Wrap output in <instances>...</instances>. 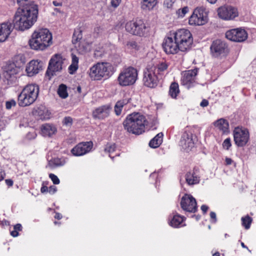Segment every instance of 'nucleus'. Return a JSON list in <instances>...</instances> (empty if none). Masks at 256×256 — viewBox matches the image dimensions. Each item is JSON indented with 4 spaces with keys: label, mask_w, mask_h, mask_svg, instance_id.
<instances>
[{
    "label": "nucleus",
    "mask_w": 256,
    "mask_h": 256,
    "mask_svg": "<svg viewBox=\"0 0 256 256\" xmlns=\"http://www.w3.org/2000/svg\"><path fill=\"white\" fill-rule=\"evenodd\" d=\"M38 14L36 4L34 3L26 4L16 12L13 26L22 31L30 28L36 21Z\"/></svg>",
    "instance_id": "nucleus-1"
},
{
    "label": "nucleus",
    "mask_w": 256,
    "mask_h": 256,
    "mask_svg": "<svg viewBox=\"0 0 256 256\" xmlns=\"http://www.w3.org/2000/svg\"><path fill=\"white\" fill-rule=\"evenodd\" d=\"M124 126L128 132L136 135L142 134L145 131L148 122L146 117L139 112L128 114L123 122Z\"/></svg>",
    "instance_id": "nucleus-2"
},
{
    "label": "nucleus",
    "mask_w": 256,
    "mask_h": 256,
    "mask_svg": "<svg viewBox=\"0 0 256 256\" xmlns=\"http://www.w3.org/2000/svg\"><path fill=\"white\" fill-rule=\"evenodd\" d=\"M28 43L31 48L42 50L52 44V36L48 29H40L33 32Z\"/></svg>",
    "instance_id": "nucleus-3"
},
{
    "label": "nucleus",
    "mask_w": 256,
    "mask_h": 256,
    "mask_svg": "<svg viewBox=\"0 0 256 256\" xmlns=\"http://www.w3.org/2000/svg\"><path fill=\"white\" fill-rule=\"evenodd\" d=\"M39 93V87L36 84L26 85L18 96V104L20 106H27L33 104Z\"/></svg>",
    "instance_id": "nucleus-4"
},
{
    "label": "nucleus",
    "mask_w": 256,
    "mask_h": 256,
    "mask_svg": "<svg viewBox=\"0 0 256 256\" xmlns=\"http://www.w3.org/2000/svg\"><path fill=\"white\" fill-rule=\"evenodd\" d=\"M176 40L180 48L181 52L188 50L193 42V38L190 32L186 29H180L170 34Z\"/></svg>",
    "instance_id": "nucleus-5"
},
{
    "label": "nucleus",
    "mask_w": 256,
    "mask_h": 256,
    "mask_svg": "<svg viewBox=\"0 0 256 256\" xmlns=\"http://www.w3.org/2000/svg\"><path fill=\"white\" fill-rule=\"evenodd\" d=\"M137 70L132 66L124 68L120 73L118 78V84L122 86L134 84L138 79Z\"/></svg>",
    "instance_id": "nucleus-6"
},
{
    "label": "nucleus",
    "mask_w": 256,
    "mask_h": 256,
    "mask_svg": "<svg viewBox=\"0 0 256 256\" xmlns=\"http://www.w3.org/2000/svg\"><path fill=\"white\" fill-rule=\"evenodd\" d=\"M111 68L109 63L98 62L90 68L89 76L92 80H100L102 78L109 76Z\"/></svg>",
    "instance_id": "nucleus-7"
},
{
    "label": "nucleus",
    "mask_w": 256,
    "mask_h": 256,
    "mask_svg": "<svg viewBox=\"0 0 256 256\" xmlns=\"http://www.w3.org/2000/svg\"><path fill=\"white\" fill-rule=\"evenodd\" d=\"M156 68L154 65H148L144 71L143 82L145 86L154 88L160 80L156 72Z\"/></svg>",
    "instance_id": "nucleus-8"
},
{
    "label": "nucleus",
    "mask_w": 256,
    "mask_h": 256,
    "mask_svg": "<svg viewBox=\"0 0 256 256\" xmlns=\"http://www.w3.org/2000/svg\"><path fill=\"white\" fill-rule=\"evenodd\" d=\"M64 60V58H62L61 54H56L52 57L46 72V74L49 76L50 80L56 74V72H61Z\"/></svg>",
    "instance_id": "nucleus-9"
},
{
    "label": "nucleus",
    "mask_w": 256,
    "mask_h": 256,
    "mask_svg": "<svg viewBox=\"0 0 256 256\" xmlns=\"http://www.w3.org/2000/svg\"><path fill=\"white\" fill-rule=\"evenodd\" d=\"M217 12L219 18L225 20H233L239 15L238 8L230 5L225 4L220 6Z\"/></svg>",
    "instance_id": "nucleus-10"
},
{
    "label": "nucleus",
    "mask_w": 256,
    "mask_h": 256,
    "mask_svg": "<svg viewBox=\"0 0 256 256\" xmlns=\"http://www.w3.org/2000/svg\"><path fill=\"white\" fill-rule=\"evenodd\" d=\"M208 21V14L203 8H197L193 12L188 20L192 26H202Z\"/></svg>",
    "instance_id": "nucleus-11"
},
{
    "label": "nucleus",
    "mask_w": 256,
    "mask_h": 256,
    "mask_svg": "<svg viewBox=\"0 0 256 256\" xmlns=\"http://www.w3.org/2000/svg\"><path fill=\"white\" fill-rule=\"evenodd\" d=\"M146 28V24L142 20H136L135 22L130 21L126 24V30L134 35L144 36Z\"/></svg>",
    "instance_id": "nucleus-12"
},
{
    "label": "nucleus",
    "mask_w": 256,
    "mask_h": 256,
    "mask_svg": "<svg viewBox=\"0 0 256 256\" xmlns=\"http://www.w3.org/2000/svg\"><path fill=\"white\" fill-rule=\"evenodd\" d=\"M233 135L236 144L240 147L245 146L250 138L248 130L246 129L240 127H236L234 128Z\"/></svg>",
    "instance_id": "nucleus-13"
},
{
    "label": "nucleus",
    "mask_w": 256,
    "mask_h": 256,
    "mask_svg": "<svg viewBox=\"0 0 256 256\" xmlns=\"http://www.w3.org/2000/svg\"><path fill=\"white\" fill-rule=\"evenodd\" d=\"M162 47L164 52L167 54H174L180 51V45L172 36L166 37L164 38Z\"/></svg>",
    "instance_id": "nucleus-14"
},
{
    "label": "nucleus",
    "mask_w": 256,
    "mask_h": 256,
    "mask_svg": "<svg viewBox=\"0 0 256 256\" xmlns=\"http://www.w3.org/2000/svg\"><path fill=\"white\" fill-rule=\"evenodd\" d=\"M226 36L232 41L242 42L247 38L248 34L244 30L238 28L227 31L226 33Z\"/></svg>",
    "instance_id": "nucleus-15"
},
{
    "label": "nucleus",
    "mask_w": 256,
    "mask_h": 256,
    "mask_svg": "<svg viewBox=\"0 0 256 256\" xmlns=\"http://www.w3.org/2000/svg\"><path fill=\"white\" fill-rule=\"evenodd\" d=\"M180 206L184 210L188 212L194 213L197 210L196 200L190 194H186L182 197Z\"/></svg>",
    "instance_id": "nucleus-16"
},
{
    "label": "nucleus",
    "mask_w": 256,
    "mask_h": 256,
    "mask_svg": "<svg viewBox=\"0 0 256 256\" xmlns=\"http://www.w3.org/2000/svg\"><path fill=\"white\" fill-rule=\"evenodd\" d=\"M112 109V106L109 104L98 106L93 110L92 118L95 120H104L109 116Z\"/></svg>",
    "instance_id": "nucleus-17"
},
{
    "label": "nucleus",
    "mask_w": 256,
    "mask_h": 256,
    "mask_svg": "<svg viewBox=\"0 0 256 256\" xmlns=\"http://www.w3.org/2000/svg\"><path fill=\"white\" fill-rule=\"evenodd\" d=\"M210 50L213 56L218 57L220 55H224L228 52V47L224 42L216 40L212 43Z\"/></svg>",
    "instance_id": "nucleus-18"
},
{
    "label": "nucleus",
    "mask_w": 256,
    "mask_h": 256,
    "mask_svg": "<svg viewBox=\"0 0 256 256\" xmlns=\"http://www.w3.org/2000/svg\"><path fill=\"white\" fill-rule=\"evenodd\" d=\"M92 146L91 142L80 143L71 150V152L74 156H80L89 152Z\"/></svg>",
    "instance_id": "nucleus-19"
},
{
    "label": "nucleus",
    "mask_w": 256,
    "mask_h": 256,
    "mask_svg": "<svg viewBox=\"0 0 256 256\" xmlns=\"http://www.w3.org/2000/svg\"><path fill=\"white\" fill-rule=\"evenodd\" d=\"M42 69V64L40 61L32 60L26 65V72L28 76H32L38 74Z\"/></svg>",
    "instance_id": "nucleus-20"
},
{
    "label": "nucleus",
    "mask_w": 256,
    "mask_h": 256,
    "mask_svg": "<svg viewBox=\"0 0 256 256\" xmlns=\"http://www.w3.org/2000/svg\"><path fill=\"white\" fill-rule=\"evenodd\" d=\"M180 145L186 151L190 150L194 146V142L190 132H184L180 140Z\"/></svg>",
    "instance_id": "nucleus-21"
},
{
    "label": "nucleus",
    "mask_w": 256,
    "mask_h": 256,
    "mask_svg": "<svg viewBox=\"0 0 256 256\" xmlns=\"http://www.w3.org/2000/svg\"><path fill=\"white\" fill-rule=\"evenodd\" d=\"M13 28V25L10 22L1 24L0 26V42H4L7 39Z\"/></svg>",
    "instance_id": "nucleus-22"
},
{
    "label": "nucleus",
    "mask_w": 256,
    "mask_h": 256,
    "mask_svg": "<svg viewBox=\"0 0 256 256\" xmlns=\"http://www.w3.org/2000/svg\"><path fill=\"white\" fill-rule=\"evenodd\" d=\"M34 115L38 116L42 120H48L50 118V112L48 108L44 106H40L36 108L33 112Z\"/></svg>",
    "instance_id": "nucleus-23"
},
{
    "label": "nucleus",
    "mask_w": 256,
    "mask_h": 256,
    "mask_svg": "<svg viewBox=\"0 0 256 256\" xmlns=\"http://www.w3.org/2000/svg\"><path fill=\"white\" fill-rule=\"evenodd\" d=\"M198 70L196 69L192 70L186 71L184 74L182 80L184 84H188L190 82L194 81L197 74Z\"/></svg>",
    "instance_id": "nucleus-24"
},
{
    "label": "nucleus",
    "mask_w": 256,
    "mask_h": 256,
    "mask_svg": "<svg viewBox=\"0 0 256 256\" xmlns=\"http://www.w3.org/2000/svg\"><path fill=\"white\" fill-rule=\"evenodd\" d=\"M56 128L53 125L48 124H42L41 126L42 134L44 136H51L56 132Z\"/></svg>",
    "instance_id": "nucleus-25"
},
{
    "label": "nucleus",
    "mask_w": 256,
    "mask_h": 256,
    "mask_svg": "<svg viewBox=\"0 0 256 256\" xmlns=\"http://www.w3.org/2000/svg\"><path fill=\"white\" fill-rule=\"evenodd\" d=\"M186 180L188 185L197 184L200 182L199 177L196 174L194 170L188 172L186 174Z\"/></svg>",
    "instance_id": "nucleus-26"
},
{
    "label": "nucleus",
    "mask_w": 256,
    "mask_h": 256,
    "mask_svg": "<svg viewBox=\"0 0 256 256\" xmlns=\"http://www.w3.org/2000/svg\"><path fill=\"white\" fill-rule=\"evenodd\" d=\"M158 3L157 0H142L140 8L144 11L152 10Z\"/></svg>",
    "instance_id": "nucleus-27"
},
{
    "label": "nucleus",
    "mask_w": 256,
    "mask_h": 256,
    "mask_svg": "<svg viewBox=\"0 0 256 256\" xmlns=\"http://www.w3.org/2000/svg\"><path fill=\"white\" fill-rule=\"evenodd\" d=\"M214 126L223 132H228L229 124L228 122L224 118L217 120L214 124Z\"/></svg>",
    "instance_id": "nucleus-28"
},
{
    "label": "nucleus",
    "mask_w": 256,
    "mask_h": 256,
    "mask_svg": "<svg viewBox=\"0 0 256 256\" xmlns=\"http://www.w3.org/2000/svg\"><path fill=\"white\" fill-rule=\"evenodd\" d=\"M168 64L166 62H160L155 66L156 72L157 75L162 79L168 68Z\"/></svg>",
    "instance_id": "nucleus-29"
},
{
    "label": "nucleus",
    "mask_w": 256,
    "mask_h": 256,
    "mask_svg": "<svg viewBox=\"0 0 256 256\" xmlns=\"http://www.w3.org/2000/svg\"><path fill=\"white\" fill-rule=\"evenodd\" d=\"M128 102V100L124 99L120 100L116 102L114 106V110L116 116H120L121 114L124 106L127 104Z\"/></svg>",
    "instance_id": "nucleus-30"
},
{
    "label": "nucleus",
    "mask_w": 256,
    "mask_h": 256,
    "mask_svg": "<svg viewBox=\"0 0 256 256\" xmlns=\"http://www.w3.org/2000/svg\"><path fill=\"white\" fill-rule=\"evenodd\" d=\"M163 134L160 132L153 138L149 143V146L151 148H156L160 146L162 142Z\"/></svg>",
    "instance_id": "nucleus-31"
},
{
    "label": "nucleus",
    "mask_w": 256,
    "mask_h": 256,
    "mask_svg": "<svg viewBox=\"0 0 256 256\" xmlns=\"http://www.w3.org/2000/svg\"><path fill=\"white\" fill-rule=\"evenodd\" d=\"M180 92L178 84V83L172 82L170 87L169 94L172 98H176Z\"/></svg>",
    "instance_id": "nucleus-32"
},
{
    "label": "nucleus",
    "mask_w": 256,
    "mask_h": 256,
    "mask_svg": "<svg viewBox=\"0 0 256 256\" xmlns=\"http://www.w3.org/2000/svg\"><path fill=\"white\" fill-rule=\"evenodd\" d=\"M78 58L75 55H72V62L68 68L70 74H73L78 68Z\"/></svg>",
    "instance_id": "nucleus-33"
},
{
    "label": "nucleus",
    "mask_w": 256,
    "mask_h": 256,
    "mask_svg": "<svg viewBox=\"0 0 256 256\" xmlns=\"http://www.w3.org/2000/svg\"><path fill=\"white\" fill-rule=\"evenodd\" d=\"M184 221V218L178 214L173 216L170 221V225L173 227L176 228L179 226Z\"/></svg>",
    "instance_id": "nucleus-34"
},
{
    "label": "nucleus",
    "mask_w": 256,
    "mask_h": 256,
    "mask_svg": "<svg viewBox=\"0 0 256 256\" xmlns=\"http://www.w3.org/2000/svg\"><path fill=\"white\" fill-rule=\"evenodd\" d=\"M66 88V86L64 84L60 85L58 90V94L60 98H66L68 96Z\"/></svg>",
    "instance_id": "nucleus-35"
},
{
    "label": "nucleus",
    "mask_w": 256,
    "mask_h": 256,
    "mask_svg": "<svg viewBox=\"0 0 256 256\" xmlns=\"http://www.w3.org/2000/svg\"><path fill=\"white\" fill-rule=\"evenodd\" d=\"M242 225L246 229H248L250 228L252 222V218L248 216H246L242 218Z\"/></svg>",
    "instance_id": "nucleus-36"
},
{
    "label": "nucleus",
    "mask_w": 256,
    "mask_h": 256,
    "mask_svg": "<svg viewBox=\"0 0 256 256\" xmlns=\"http://www.w3.org/2000/svg\"><path fill=\"white\" fill-rule=\"evenodd\" d=\"M116 146L114 144H108L104 149L105 152L110 154V156L113 158L114 156H112L111 154L116 150Z\"/></svg>",
    "instance_id": "nucleus-37"
},
{
    "label": "nucleus",
    "mask_w": 256,
    "mask_h": 256,
    "mask_svg": "<svg viewBox=\"0 0 256 256\" xmlns=\"http://www.w3.org/2000/svg\"><path fill=\"white\" fill-rule=\"evenodd\" d=\"M82 38V34L80 31H74L72 36V43L75 44Z\"/></svg>",
    "instance_id": "nucleus-38"
},
{
    "label": "nucleus",
    "mask_w": 256,
    "mask_h": 256,
    "mask_svg": "<svg viewBox=\"0 0 256 256\" xmlns=\"http://www.w3.org/2000/svg\"><path fill=\"white\" fill-rule=\"evenodd\" d=\"M189 8L188 6H184L182 8L178 9L176 14L178 18H183L188 12Z\"/></svg>",
    "instance_id": "nucleus-39"
},
{
    "label": "nucleus",
    "mask_w": 256,
    "mask_h": 256,
    "mask_svg": "<svg viewBox=\"0 0 256 256\" xmlns=\"http://www.w3.org/2000/svg\"><path fill=\"white\" fill-rule=\"evenodd\" d=\"M4 74L5 78L8 81L10 82L15 81L16 78V76L15 75L12 73L9 72L8 71H7L6 70L4 72Z\"/></svg>",
    "instance_id": "nucleus-40"
},
{
    "label": "nucleus",
    "mask_w": 256,
    "mask_h": 256,
    "mask_svg": "<svg viewBox=\"0 0 256 256\" xmlns=\"http://www.w3.org/2000/svg\"><path fill=\"white\" fill-rule=\"evenodd\" d=\"M6 70L8 71L9 72L16 76L18 72L19 68L15 66L14 64H12L8 66Z\"/></svg>",
    "instance_id": "nucleus-41"
},
{
    "label": "nucleus",
    "mask_w": 256,
    "mask_h": 256,
    "mask_svg": "<svg viewBox=\"0 0 256 256\" xmlns=\"http://www.w3.org/2000/svg\"><path fill=\"white\" fill-rule=\"evenodd\" d=\"M174 2V0H164V8L171 9Z\"/></svg>",
    "instance_id": "nucleus-42"
},
{
    "label": "nucleus",
    "mask_w": 256,
    "mask_h": 256,
    "mask_svg": "<svg viewBox=\"0 0 256 256\" xmlns=\"http://www.w3.org/2000/svg\"><path fill=\"white\" fill-rule=\"evenodd\" d=\"M62 122L64 125L70 126L72 124V118L70 116L65 117Z\"/></svg>",
    "instance_id": "nucleus-43"
},
{
    "label": "nucleus",
    "mask_w": 256,
    "mask_h": 256,
    "mask_svg": "<svg viewBox=\"0 0 256 256\" xmlns=\"http://www.w3.org/2000/svg\"><path fill=\"white\" fill-rule=\"evenodd\" d=\"M222 146L226 150H228L231 146L230 139V138H226L223 142Z\"/></svg>",
    "instance_id": "nucleus-44"
},
{
    "label": "nucleus",
    "mask_w": 256,
    "mask_h": 256,
    "mask_svg": "<svg viewBox=\"0 0 256 256\" xmlns=\"http://www.w3.org/2000/svg\"><path fill=\"white\" fill-rule=\"evenodd\" d=\"M49 177L51 178L53 183L55 184H60V180L58 176L53 174H50Z\"/></svg>",
    "instance_id": "nucleus-45"
},
{
    "label": "nucleus",
    "mask_w": 256,
    "mask_h": 256,
    "mask_svg": "<svg viewBox=\"0 0 256 256\" xmlns=\"http://www.w3.org/2000/svg\"><path fill=\"white\" fill-rule=\"evenodd\" d=\"M16 105V102L14 100H12L10 101H7L6 103V108L8 110L10 109L12 106H14Z\"/></svg>",
    "instance_id": "nucleus-46"
},
{
    "label": "nucleus",
    "mask_w": 256,
    "mask_h": 256,
    "mask_svg": "<svg viewBox=\"0 0 256 256\" xmlns=\"http://www.w3.org/2000/svg\"><path fill=\"white\" fill-rule=\"evenodd\" d=\"M127 46L128 47V48H130L132 49H135V50L138 49V46L137 45V44L134 41L128 42L127 44Z\"/></svg>",
    "instance_id": "nucleus-47"
},
{
    "label": "nucleus",
    "mask_w": 256,
    "mask_h": 256,
    "mask_svg": "<svg viewBox=\"0 0 256 256\" xmlns=\"http://www.w3.org/2000/svg\"><path fill=\"white\" fill-rule=\"evenodd\" d=\"M17 3L22 6V8L24 6V4L27 3H34L32 1H28V0H17Z\"/></svg>",
    "instance_id": "nucleus-48"
},
{
    "label": "nucleus",
    "mask_w": 256,
    "mask_h": 256,
    "mask_svg": "<svg viewBox=\"0 0 256 256\" xmlns=\"http://www.w3.org/2000/svg\"><path fill=\"white\" fill-rule=\"evenodd\" d=\"M120 2L121 0H112L111 4L113 7L116 8L119 6Z\"/></svg>",
    "instance_id": "nucleus-49"
},
{
    "label": "nucleus",
    "mask_w": 256,
    "mask_h": 256,
    "mask_svg": "<svg viewBox=\"0 0 256 256\" xmlns=\"http://www.w3.org/2000/svg\"><path fill=\"white\" fill-rule=\"evenodd\" d=\"M16 60H19L21 61V63L22 64H24V63L25 62V60H24V57L22 56V55H18L16 57Z\"/></svg>",
    "instance_id": "nucleus-50"
},
{
    "label": "nucleus",
    "mask_w": 256,
    "mask_h": 256,
    "mask_svg": "<svg viewBox=\"0 0 256 256\" xmlns=\"http://www.w3.org/2000/svg\"><path fill=\"white\" fill-rule=\"evenodd\" d=\"M208 104V102L206 100H203L200 104V106L202 107H205Z\"/></svg>",
    "instance_id": "nucleus-51"
},
{
    "label": "nucleus",
    "mask_w": 256,
    "mask_h": 256,
    "mask_svg": "<svg viewBox=\"0 0 256 256\" xmlns=\"http://www.w3.org/2000/svg\"><path fill=\"white\" fill-rule=\"evenodd\" d=\"M14 229L15 230H16V231H18V230H19V231L22 230V225L20 224H16L14 226Z\"/></svg>",
    "instance_id": "nucleus-52"
},
{
    "label": "nucleus",
    "mask_w": 256,
    "mask_h": 256,
    "mask_svg": "<svg viewBox=\"0 0 256 256\" xmlns=\"http://www.w3.org/2000/svg\"><path fill=\"white\" fill-rule=\"evenodd\" d=\"M6 184L9 186H12L13 185V181L10 179H6L5 180Z\"/></svg>",
    "instance_id": "nucleus-53"
},
{
    "label": "nucleus",
    "mask_w": 256,
    "mask_h": 256,
    "mask_svg": "<svg viewBox=\"0 0 256 256\" xmlns=\"http://www.w3.org/2000/svg\"><path fill=\"white\" fill-rule=\"evenodd\" d=\"M210 216L212 219H213L214 220V222L216 221V214L214 212H210Z\"/></svg>",
    "instance_id": "nucleus-54"
},
{
    "label": "nucleus",
    "mask_w": 256,
    "mask_h": 256,
    "mask_svg": "<svg viewBox=\"0 0 256 256\" xmlns=\"http://www.w3.org/2000/svg\"><path fill=\"white\" fill-rule=\"evenodd\" d=\"M52 4L55 6H62V2H58L56 0L53 1Z\"/></svg>",
    "instance_id": "nucleus-55"
},
{
    "label": "nucleus",
    "mask_w": 256,
    "mask_h": 256,
    "mask_svg": "<svg viewBox=\"0 0 256 256\" xmlns=\"http://www.w3.org/2000/svg\"><path fill=\"white\" fill-rule=\"evenodd\" d=\"M10 234L14 237H16L18 235V232L14 229V230L10 232Z\"/></svg>",
    "instance_id": "nucleus-56"
},
{
    "label": "nucleus",
    "mask_w": 256,
    "mask_h": 256,
    "mask_svg": "<svg viewBox=\"0 0 256 256\" xmlns=\"http://www.w3.org/2000/svg\"><path fill=\"white\" fill-rule=\"evenodd\" d=\"M201 210L204 213H206L208 210V206L206 205H202L201 206Z\"/></svg>",
    "instance_id": "nucleus-57"
},
{
    "label": "nucleus",
    "mask_w": 256,
    "mask_h": 256,
    "mask_svg": "<svg viewBox=\"0 0 256 256\" xmlns=\"http://www.w3.org/2000/svg\"><path fill=\"white\" fill-rule=\"evenodd\" d=\"M40 191L42 193L47 192L48 191V188L46 186H42L41 188Z\"/></svg>",
    "instance_id": "nucleus-58"
},
{
    "label": "nucleus",
    "mask_w": 256,
    "mask_h": 256,
    "mask_svg": "<svg viewBox=\"0 0 256 256\" xmlns=\"http://www.w3.org/2000/svg\"><path fill=\"white\" fill-rule=\"evenodd\" d=\"M232 160L230 158H226V162L227 165L231 164L232 163Z\"/></svg>",
    "instance_id": "nucleus-59"
},
{
    "label": "nucleus",
    "mask_w": 256,
    "mask_h": 256,
    "mask_svg": "<svg viewBox=\"0 0 256 256\" xmlns=\"http://www.w3.org/2000/svg\"><path fill=\"white\" fill-rule=\"evenodd\" d=\"M54 218L56 219H58V220H60L62 218V215L59 214V213H56L55 216H54Z\"/></svg>",
    "instance_id": "nucleus-60"
},
{
    "label": "nucleus",
    "mask_w": 256,
    "mask_h": 256,
    "mask_svg": "<svg viewBox=\"0 0 256 256\" xmlns=\"http://www.w3.org/2000/svg\"><path fill=\"white\" fill-rule=\"evenodd\" d=\"M50 192L52 191V193H54L56 191V188L55 186L50 187Z\"/></svg>",
    "instance_id": "nucleus-61"
},
{
    "label": "nucleus",
    "mask_w": 256,
    "mask_h": 256,
    "mask_svg": "<svg viewBox=\"0 0 256 256\" xmlns=\"http://www.w3.org/2000/svg\"><path fill=\"white\" fill-rule=\"evenodd\" d=\"M206 0L211 4H214L217 1V0Z\"/></svg>",
    "instance_id": "nucleus-62"
},
{
    "label": "nucleus",
    "mask_w": 256,
    "mask_h": 256,
    "mask_svg": "<svg viewBox=\"0 0 256 256\" xmlns=\"http://www.w3.org/2000/svg\"><path fill=\"white\" fill-rule=\"evenodd\" d=\"M77 91L79 92V93H80L81 92H82V89H81V87L80 86H78L77 87Z\"/></svg>",
    "instance_id": "nucleus-63"
},
{
    "label": "nucleus",
    "mask_w": 256,
    "mask_h": 256,
    "mask_svg": "<svg viewBox=\"0 0 256 256\" xmlns=\"http://www.w3.org/2000/svg\"><path fill=\"white\" fill-rule=\"evenodd\" d=\"M213 256H220V254L218 252H215Z\"/></svg>",
    "instance_id": "nucleus-64"
}]
</instances>
